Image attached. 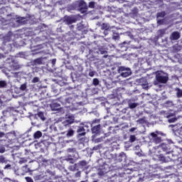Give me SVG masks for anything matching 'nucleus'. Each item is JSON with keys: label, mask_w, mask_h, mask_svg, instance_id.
<instances>
[{"label": "nucleus", "mask_w": 182, "mask_h": 182, "mask_svg": "<svg viewBox=\"0 0 182 182\" xmlns=\"http://www.w3.org/2000/svg\"><path fill=\"white\" fill-rule=\"evenodd\" d=\"M161 114H164V117L168 119V123H175L177 122V117H176V113L174 112H167L166 111H161ZM172 117V118H170Z\"/></svg>", "instance_id": "3"}, {"label": "nucleus", "mask_w": 182, "mask_h": 182, "mask_svg": "<svg viewBox=\"0 0 182 182\" xmlns=\"http://www.w3.org/2000/svg\"><path fill=\"white\" fill-rule=\"evenodd\" d=\"M159 134H163V133L156 131L155 132H151V140L152 143H155V144H160L163 140L161 139V136H159Z\"/></svg>", "instance_id": "1"}, {"label": "nucleus", "mask_w": 182, "mask_h": 182, "mask_svg": "<svg viewBox=\"0 0 182 182\" xmlns=\"http://www.w3.org/2000/svg\"><path fill=\"white\" fill-rule=\"evenodd\" d=\"M16 22L19 25H26L28 23V18L26 17H18L16 18Z\"/></svg>", "instance_id": "15"}, {"label": "nucleus", "mask_w": 182, "mask_h": 182, "mask_svg": "<svg viewBox=\"0 0 182 182\" xmlns=\"http://www.w3.org/2000/svg\"><path fill=\"white\" fill-rule=\"evenodd\" d=\"M2 174H4V172L2 171H0V176H2Z\"/></svg>", "instance_id": "61"}, {"label": "nucleus", "mask_w": 182, "mask_h": 182, "mask_svg": "<svg viewBox=\"0 0 182 182\" xmlns=\"http://www.w3.org/2000/svg\"><path fill=\"white\" fill-rule=\"evenodd\" d=\"M125 159H126V154L124 152H122L118 156L117 160H118V161L121 162V161H123V159L124 160Z\"/></svg>", "instance_id": "23"}, {"label": "nucleus", "mask_w": 182, "mask_h": 182, "mask_svg": "<svg viewBox=\"0 0 182 182\" xmlns=\"http://www.w3.org/2000/svg\"><path fill=\"white\" fill-rule=\"evenodd\" d=\"M21 170L23 171V174H26V173H32L33 170L31 169L28 165H25L22 166Z\"/></svg>", "instance_id": "20"}, {"label": "nucleus", "mask_w": 182, "mask_h": 182, "mask_svg": "<svg viewBox=\"0 0 182 182\" xmlns=\"http://www.w3.org/2000/svg\"><path fill=\"white\" fill-rule=\"evenodd\" d=\"M34 65H42V58H38L33 60Z\"/></svg>", "instance_id": "30"}, {"label": "nucleus", "mask_w": 182, "mask_h": 182, "mask_svg": "<svg viewBox=\"0 0 182 182\" xmlns=\"http://www.w3.org/2000/svg\"><path fill=\"white\" fill-rule=\"evenodd\" d=\"M98 55H104L102 58H108L109 55H107V50L105 48H99L97 51Z\"/></svg>", "instance_id": "19"}, {"label": "nucleus", "mask_w": 182, "mask_h": 182, "mask_svg": "<svg viewBox=\"0 0 182 182\" xmlns=\"http://www.w3.org/2000/svg\"><path fill=\"white\" fill-rule=\"evenodd\" d=\"M62 123L65 127H69L70 124H73V123H75V116L72 114L66 115L65 120Z\"/></svg>", "instance_id": "7"}, {"label": "nucleus", "mask_w": 182, "mask_h": 182, "mask_svg": "<svg viewBox=\"0 0 182 182\" xmlns=\"http://www.w3.org/2000/svg\"><path fill=\"white\" fill-rule=\"evenodd\" d=\"M164 23V20H159L158 21V23L159 24V25H163V23Z\"/></svg>", "instance_id": "50"}, {"label": "nucleus", "mask_w": 182, "mask_h": 182, "mask_svg": "<svg viewBox=\"0 0 182 182\" xmlns=\"http://www.w3.org/2000/svg\"><path fill=\"white\" fill-rule=\"evenodd\" d=\"M124 50H127V47H125V49H124Z\"/></svg>", "instance_id": "63"}, {"label": "nucleus", "mask_w": 182, "mask_h": 182, "mask_svg": "<svg viewBox=\"0 0 182 182\" xmlns=\"http://www.w3.org/2000/svg\"><path fill=\"white\" fill-rule=\"evenodd\" d=\"M99 122H100V120L99 119H95L92 121V124H95V123H99Z\"/></svg>", "instance_id": "51"}, {"label": "nucleus", "mask_w": 182, "mask_h": 182, "mask_svg": "<svg viewBox=\"0 0 182 182\" xmlns=\"http://www.w3.org/2000/svg\"><path fill=\"white\" fill-rule=\"evenodd\" d=\"M70 163L71 164H75V159H71L70 161Z\"/></svg>", "instance_id": "55"}, {"label": "nucleus", "mask_w": 182, "mask_h": 182, "mask_svg": "<svg viewBox=\"0 0 182 182\" xmlns=\"http://www.w3.org/2000/svg\"><path fill=\"white\" fill-rule=\"evenodd\" d=\"M73 159V158H70V157H68L66 160H67V161H70V159Z\"/></svg>", "instance_id": "59"}, {"label": "nucleus", "mask_w": 182, "mask_h": 182, "mask_svg": "<svg viewBox=\"0 0 182 182\" xmlns=\"http://www.w3.org/2000/svg\"><path fill=\"white\" fill-rule=\"evenodd\" d=\"M51 63H52V65H55V63H56V59H53L52 60V61H51Z\"/></svg>", "instance_id": "52"}, {"label": "nucleus", "mask_w": 182, "mask_h": 182, "mask_svg": "<svg viewBox=\"0 0 182 182\" xmlns=\"http://www.w3.org/2000/svg\"><path fill=\"white\" fill-rule=\"evenodd\" d=\"M21 90H26V84H22L20 87Z\"/></svg>", "instance_id": "44"}, {"label": "nucleus", "mask_w": 182, "mask_h": 182, "mask_svg": "<svg viewBox=\"0 0 182 182\" xmlns=\"http://www.w3.org/2000/svg\"><path fill=\"white\" fill-rule=\"evenodd\" d=\"M175 92H176V97H178V99L182 97V90L176 87L175 88Z\"/></svg>", "instance_id": "24"}, {"label": "nucleus", "mask_w": 182, "mask_h": 182, "mask_svg": "<svg viewBox=\"0 0 182 182\" xmlns=\"http://www.w3.org/2000/svg\"><path fill=\"white\" fill-rule=\"evenodd\" d=\"M34 139H41L42 137V132L41 131H37L33 134Z\"/></svg>", "instance_id": "26"}, {"label": "nucleus", "mask_w": 182, "mask_h": 182, "mask_svg": "<svg viewBox=\"0 0 182 182\" xmlns=\"http://www.w3.org/2000/svg\"><path fill=\"white\" fill-rule=\"evenodd\" d=\"M168 159L164 156V154H160L158 156V159L160 160V161H163L164 163H167V161H170V160H173L171 156H167Z\"/></svg>", "instance_id": "14"}, {"label": "nucleus", "mask_w": 182, "mask_h": 182, "mask_svg": "<svg viewBox=\"0 0 182 182\" xmlns=\"http://www.w3.org/2000/svg\"><path fill=\"white\" fill-rule=\"evenodd\" d=\"M4 168H5V169H6V168H11V164H7V165H6L5 167H4Z\"/></svg>", "instance_id": "53"}, {"label": "nucleus", "mask_w": 182, "mask_h": 182, "mask_svg": "<svg viewBox=\"0 0 182 182\" xmlns=\"http://www.w3.org/2000/svg\"><path fill=\"white\" fill-rule=\"evenodd\" d=\"M2 114H4V116H6V114H8V109H4L2 112Z\"/></svg>", "instance_id": "48"}, {"label": "nucleus", "mask_w": 182, "mask_h": 182, "mask_svg": "<svg viewBox=\"0 0 182 182\" xmlns=\"http://www.w3.org/2000/svg\"><path fill=\"white\" fill-rule=\"evenodd\" d=\"M180 36V33L178 31H173L171 35V41H178Z\"/></svg>", "instance_id": "18"}, {"label": "nucleus", "mask_w": 182, "mask_h": 182, "mask_svg": "<svg viewBox=\"0 0 182 182\" xmlns=\"http://www.w3.org/2000/svg\"><path fill=\"white\" fill-rule=\"evenodd\" d=\"M95 5L96 3L95 1H90L88 4V8H90L91 9H95Z\"/></svg>", "instance_id": "35"}, {"label": "nucleus", "mask_w": 182, "mask_h": 182, "mask_svg": "<svg viewBox=\"0 0 182 182\" xmlns=\"http://www.w3.org/2000/svg\"><path fill=\"white\" fill-rule=\"evenodd\" d=\"M136 127H132V128H131V129H129V132H134V130H136Z\"/></svg>", "instance_id": "54"}, {"label": "nucleus", "mask_w": 182, "mask_h": 182, "mask_svg": "<svg viewBox=\"0 0 182 182\" xmlns=\"http://www.w3.org/2000/svg\"><path fill=\"white\" fill-rule=\"evenodd\" d=\"M58 101L62 103V105H73V102H75V98L72 97H66V96L60 97L58 98Z\"/></svg>", "instance_id": "6"}, {"label": "nucleus", "mask_w": 182, "mask_h": 182, "mask_svg": "<svg viewBox=\"0 0 182 182\" xmlns=\"http://www.w3.org/2000/svg\"><path fill=\"white\" fill-rule=\"evenodd\" d=\"M4 136H5V133L0 132V137H4Z\"/></svg>", "instance_id": "56"}, {"label": "nucleus", "mask_w": 182, "mask_h": 182, "mask_svg": "<svg viewBox=\"0 0 182 182\" xmlns=\"http://www.w3.org/2000/svg\"><path fill=\"white\" fill-rule=\"evenodd\" d=\"M51 110L54 112H58L60 109V105H59L58 102H53L50 105Z\"/></svg>", "instance_id": "17"}, {"label": "nucleus", "mask_w": 182, "mask_h": 182, "mask_svg": "<svg viewBox=\"0 0 182 182\" xmlns=\"http://www.w3.org/2000/svg\"><path fill=\"white\" fill-rule=\"evenodd\" d=\"M25 180L27 181V182H33V179H32V178L29 177V176H27L25 178Z\"/></svg>", "instance_id": "45"}, {"label": "nucleus", "mask_w": 182, "mask_h": 182, "mask_svg": "<svg viewBox=\"0 0 182 182\" xmlns=\"http://www.w3.org/2000/svg\"><path fill=\"white\" fill-rule=\"evenodd\" d=\"M16 57L17 58H23V59H25V58H26V55L23 52H20V53H17Z\"/></svg>", "instance_id": "33"}, {"label": "nucleus", "mask_w": 182, "mask_h": 182, "mask_svg": "<svg viewBox=\"0 0 182 182\" xmlns=\"http://www.w3.org/2000/svg\"><path fill=\"white\" fill-rule=\"evenodd\" d=\"M101 127H102V125H100V124L94 126V127L91 129L92 133H93L94 134H99V133H100V129H101Z\"/></svg>", "instance_id": "16"}, {"label": "nucleus", "mask_w": 182, "mask_h": 182, "mask_svg": "<svg viewBox=\"0 0 182 182\" xmlns=\"http://www.w3.org/2000/svg\"><path fill=\"white\" fill-rule=\"evenodd\" d=\"M70 29H73L75 28V26H73V25L70 26Z\"/></svg>", "instance_id": "60"}, {"label": "nucleus", "mask_w": 182, "mask_h": 182, "mask_svg": "<svg viewBox=\"0 0 182 182\" xmlns=\"http://www.w3.org/2000/svg\"><path fill=\"white\" fill-rule=\"evenodd\" d=\"M7 83L6 81L0 80V88L6 87Z\"/></svg>", "instance_id": "36"}, {"label": "nucleus", "mask_w": 182, "mask_h": 182, "mask_svg": "<svg viewBox=\"0 0 182 182\" xmlns=\"http://www.w3.org/2000/svg\"><path fill=\"white\" fill-rule=\"evenodd\" d=\"M124 45H126L125 42H124L122 44L120 45L121 48H123L124 46Z\"/></svg>", "instance_id": "58"}, {"label": "nucleus", "mask_w": 182, "mask_h": 182, "mask_svg": "<svg viewBox=\"0 0 182 182\" xmlns=\"http://www.w3.org/2000/svg\"><path fill=\"white\" fill-rule=\"evenodd\" d=\"M11 36H5L3 37L4 43H8V42H11Z\"/></svg>", "instance_id": "28"}, {"label": "nucleus", "mask_w": 182, "mask_h": 182, "mask_svg": "<svg viewBox=\"0 0 182 182\" xmlns=\"http://www.w3.org/2000/svg\"><path fill=\"white\" fill-rule=\"evenodd\" d=\"M88 75L90 77H93V76H95V71H90Z\"/></svg>", "instance_id": "46"}, {"label": "nucleus", "mask_w": 182, "mask_h": 182, "mask_svg": "<svg viewBox=\"0 0 182 182\" xmlns=\"http://www.w3.org/2000/svg\"><path fill=\"white\" fill-rule=\"evenodd\" d=\"M128 105H129V109H136L137 107V103H136V102L132 103V102H129Z\"/></svg>", "instance_id": "29"}, {"label": "nucleus", "mask_w": 182, "mask_h": 182, "mask_svg": "<svg viewBox=\"0 0 182 182\" xmlns=\"http://www.w3.org/2000/svg\"><path fill=\"white\" fill-rule=\"evenodd\" d=\"M129 141L131 143H134L136 141V136L135 135H130Z\"/></svg>", "instance_id": "39"}, {"label": "nucleus", "mask_w": 182, "mask_h": 182, "mask_svg": "<svg viewBox=\"0 0 182 182\" xmlns=\"http://www.w3.org/2000/svg\"><path fill=\"white\" fill-rule=\"evenodd\" d=\"M31 175L33 176V178L35 181H38L43 178V172L40 171L39 170L33 171V173H31Z\"/></svg>", "instance_id": "8"}, {"label": "nucleus", "mask_w": 182, "mask_h": 182, "mask_svg": "<svg viewBox=\"0 0 182 182\" xmlns=\"http://www.w3.org/2000/svg\"><path fill=\"white\" fill-rule=\"evenodd\" d=\"M118 73H119L122 77H128V76L132 75V70L129 68L121 66L118 68Z\"/></svg>", "instance_id": "4"}, {"label": "nucleus", "mask_w": 182, "mask_h": 182, "mask_svg": "<svg viewBox=\"0 0 182 182\" xmlns=\"http://www.w3.org/2000/svg\"><path fill=\"white\" fill-rule=\"evenodd\" d=\"M38 117H40V119H41V120H45V119H46V118H45V114H44L43 112H38Z\"/></svg>", "instance_id": "34"}, {"label": "nucleus", "mask_w": 182, "mask_h": 182, "mask_svg": "<svg viewBox=\"0 0 182 182\" xmlns=\"http://www.w3.org/2000/svg\"><path fill=\"white\" fill-rule=\"evenodd\" d=\"M11 68L14 70H19V69L21 68V65H18V62H15V60H13Z\"/></svg>", "instance_id": "21"}, {"label": "nucleus", "mask_w": 182, "mask_h": 182, "mask_svg": "<svg viewBox=\"0 0 182 182\" xmlns=\"http://www.w3.org/2000/svg\"><path fill=\"white\" fill-rule=\"evenodd\" d=\"M112 39H114V41H117L120 39V36H119V33H114V36H112Z\"/></svg>", "instance_id": "40"}, {"label": "nucleus", "mask_w": 182, "mask_h": 182, "mask_svg": "<svg viewBox=\"0 0 182 182\" xmlns=\"http://www.w3.org/2000/svg\"><path fill=\"white\" fill-rule=\"evenodd\" d=\"M105 139V137L101 136L100 138L96 139H95V143H102V141H103V139Z\"/></svg>", "instance_id": "42"}, {"label": "nucleus", "mask_w": 182, "mask_h": 182, "mask_svg": "<svg viewBox=\"0 0 182 182\" xmlns=\"http://www.w3.org/2000/svg\"><path fill=\"white\" fill-rule=\"evenodd\" d=\"M156 79L159 83H166L168 82V77L162 73L156 74Z\"/></svg>", "instance_id": "9"}, {"label": "nucleus", "mask_w": 182, "mask_h": 182, "mask_svg": "<svg viewBox=\"0 0 182 182\" xmlns=\"http://www.w3.org/2000/svg\"><path fill=\"white\" fill-rule=\"evenodd\" d=\"M12 182H18V181H12Z\"/></svg>", "instance_id": "64"}, {"label": "nucleus", "mask_w": 182, "mask_h": 182, "mask_svg": "<svg viewBox=\"0 0 182 182\" xmlns=\"http://www.w3.org/2000/svg\"><path fill=\"white\" fill-rule=\"evenodd\" d=\"M77 5L81 14H85L87 12V4H86V1H85V0H78L77 1Z\"/></svg>", "instance_id": "5"}, {"label": "nucleus", "mask_w": 182, "mask_h": 182, "mask_svg": "<svg viewBox=\"0 0 182 182\" xmlns=\"http://www.w3.org/2000/svg\"><path fill=\"white\" fill-rule=\"evenodd\" d=\"M0 162H1V163H5V158L3 157V156H1V157L0 158Z\"/></svg>", "instance_id": "49"}, {"label": "nucleus", "mask_w": 182, "mask_h": 182, "mask_svg": "<svg viewBox=\"0 0 182 182\" xmlns=\"http://www.w3.org/2000/svg\"><path fill=\"white\" fill-rule=\"evenodd\" d=\"M4 151H6V149L4 146H1L0 147V153H4Z\"/></svg>", "instance_id": "47"}, {"label": "nucleus", "mask_w": 182, "mask_h": 182, "mask_svg": "<svg viewBox=\"0 0 182 182\" xmlns=\"http://www.w3.org/2000/svg\"><path fill=\"white\" fill-rule=\"evenodd\" d=\"M159 153L163 151L165 154H171L173 153V148H171V145L170 144H161L159 146Z\"/></svg>", "instance_id": "2"}, {"label": "nucleus", "mask_w": 182, "mask_h": 182, "mask_svg": "<svg viewBox=\"0 0 182 182\" xmlns=\"http://www.w3.org/2000/svg\"><path fill=\"white\" fill-rule=\"evenodd\" d=\"M87 166V161L85 160H82L79 161L77 164H75L74 166H71L73 171L76 170L77 167L83 168V167H86Z\"/></svg>", "instance_id": "11"}, {"label": "nucleus", "mask_w": 182, "mask_h": 182, "mask_svg": "<svg viewBox=\"0 0 182 182\" xmlns=\"http://www.w3.org/2000/svg\"><path fill=\"white\" fill-rule=\"evenodd\" d=\"M92 85H94V86H97L99 85V79L94 78L92 80Z\"/></svg>", "instance_id": "41"}, {"label": "nucleus", "mask_w": 182, "mask_h": 182, "mask_svg": "<svg viewBox=\"0 0 182 182\" xmlns=\"http://www.w3.org/2000/svg\"><path fill=\"white\" fill-rule=\"evenodd\" d=\"M68 153H75V154H77V152H76V149L75 148H69L67 149Z\"/></svg>", "instance_id": "37"}, {"label": "nucleus", "mask_w": 182, "mask_h": 182, "mask_svg": "<svg viewBox=\"0 0 182 182\" xmlns=\"http://www.w3.org/2000/svg\"><path fill=\"white\" fill-rule=\"evenodd\" d=\"M76 18L70 16H65L63 18V22L65 23V25H72V23H76Z\"/></svg>", "instance_id": "10"}, {"label": "nucleus", "mask_w": 182, "mask_h": 182, "mask_svg": "<svg viewBox=\"0 0 182 182\" xmlns=\"http://www.w3.org/2000/svg\"><path fill=\"white\" fill-rule=\"evenodd\" d=\"M137 123H139V124H144V123H146V119L144 118H139L137 120Z\"/></svg>", "instance_id": "38"}, {"label": "nucleus", "mask_w": 182, "mask_h": 182, "mask_svg": "<svg viewBox=\"0 0 182 182\" xmlns=\"http://www.w3.org/2000/svg\"><path fill=\"white\" fill-rule=\"evenodd\" d=\"M43 161V163H48V160H46V159H44Z\"/></svg>", "instance_id": "62"}, {"label": "nucleus", "mask_w": 182, "mask_h": 182, "mask_svg": "<svg viewBox=\"0 0 182 182\" xmlns=\"http://www.w3.org/2000/svg\"><path fill=\"white\" fill-rule=\"evenodd\" d=\"M65 93H66L67 96H70V95H73V92L72 91V88H66L65 90Z\"/></svg>", "instance_id": "32"}, {"label": "nucleus", "mask_w": 182, "mask_h": 182, "mask_svg": "<svg viewBox=\"0 0 182 182\" xmlns=\"http://www.w3.org/2000/svg\"><path fill=\"white\" fill-rule=\"evenodd\" d=\"M101 29L102 31H105L104 33L105 35H107V31H110L112 29V27H110V25L107 23H104L101 25Z\"/></svg>", "instance_id": "13"}, {"label": "nucleus", "mask_w": 182, "mask_h": 182, "mask_svg": "<svg viewBox=\"0 0 182 182\" xmlns=\"http://www.w3.org/2000/svg\"><path fill=\"white\" fill-rule=\"evenodd\" d=\"M166 16V11L159 12L156 14V18H164Z\"/></svg>", "instance_id": "31"}, {"label": "nucleus", "mask_w": 182, "mask_h": 182, "mask_svg": "<svg viewBox=\"0 0 182 182\" xmlns=\"http://www.w3.org/2000/svg\"><path fill=\"white\" fill-rule=\"evenodd\" d=\"M166 31H167V29H166V28L159 29L157 31L158 36H159V38H163L164 36V35H166Z\"/></svg>", "instance_id": "22"}, {"label": "nucleus", "mask_w": 182, "mask_h": 182, "mask_svg": "<svg viewBox=\"0 0 182 182\" xmlns=\"http://www.w3.org/2000/svg\"><path fill=\"white\" fill-rule=\"evenodd\" d=\"M77 133L78 134V137L86 136V129H85V127H78L77 129Z\"/></svg>", "instance_id": "12"}, {"label": "nucleus", "mask_w": 182, "mask_h": 182, "mask_svg": "<svg viewBox=\"0 0 182 182\" xmlns=\"http://www.w3.org/2000/svg\"><path fill=\"white\" fill-rule=\"evenodd\" d=\"M37 48H38V49H42V48H43V47H42V45H40V46H38Z\"/></svg>", "instance_id": "57"}, {"label": "nucleus", "mask_w": 182, "mask_h": 182, "mask_svg": "<svg viewBox=\"0 0 182 182\" xmlns=\"http://www.w3.org/2000/svg\"><path fill=\"white\" fill-rule=\"evenodd\" d=\"M31 82L32 83H38V82H39V77H33Z\"/></svg>", "instance_id": "43"}, {"label": "nucleus", "mask_w": 182, "mask_h": 182, "mask_svg": "<svg viewBox=\"0 0 182 182\" xmlns=\"http://www.w3.org/2000/svg\"><path fill=\"white\" fill-rule=\"evenodd\" d=\"M75 134V131L73 130V129H70L68 131V132H67V134H66V136H68V137H73V136Z\"/></svg>", "instance_id": "27"}, {"label": "nucleus", "mask_w": 182, "mask_h": 182, "mask_svg": "<svg viewBox=\"0 0 182 182\" xmlns=\"http://www.w3.org/2000/svg\"><path fill=\"white\" fill-rule=\"evenodd\" d=\"M164 106L165 107H173V106H174V103L173 101H166L164 102Z\"/></svg>", "instance_id": "25"}]
</instances>
